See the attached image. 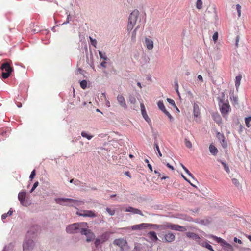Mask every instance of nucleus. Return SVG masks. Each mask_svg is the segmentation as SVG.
Here are the masks:
<instances>
[{"instance_id":"14","label":"nucleus","mask_w":251,"mask_h":251,"mask_svg":"<svg viewBox=\"0 0 251 251\" xmlns=\"http://www.w3.org/2000/svg\"><path fill=\"white\" fill-rule=\"evenodd\" d=\"M148 228H151L153 229H159V230H164L166 229V223L163 225H157L148 223Z\"/></svg>"},{"instance_id":"10","label":"nucleus","mask_w":251,"mask_h":251,"mask_svg":"<svg viewBox=\"0 0 251 251\" xmlns=\"http://www.w3.org/2000/svg\"><path fill=\"white\" fill-rule=\"evenodd\" d=\"M166 229L169 228L172 230H174L176 231H185L187 230V229L185 227L180 226L178 225L173 224L170 223L166 222Z\"/></svg>"},{"instance_id":"44","label":"nucleus","mask_w":251,"mask_h":251,"mask_svg":"<svg viewBox=\"0 0 251 251\" xmlns=\"http://www.w3.org/2000/svg\"><path fill=\"white\" fill-rule=\"evenodd\" d=\"M236 7L238 12V17H240L241 12V6L240 5V4H237L236 5Z\"/></svg>"},{"instance_id":"35","label":"nucleus","mask_w":251,"mask_h":251,"mask_svg":"<svg viewBox=\"0 0 251 251\" xmlns=\"http://www.w3.org/2000/svg\"><path fill=\"white\" fill-rule=\"evenodd\" d=\"M142 115L143 117V118H144V119L148 123H150L151 122V121L150 120V119L149 118V117H148V115H147V113L146 112H144L143 113H142Z\"/></svg>"},{"instance_id":"39","label":"nucleus","mask_w":251,"mask_h":251,"mask_svg":"<svg viewBox=\"0 0 251 251\" xmlns=\"http://www.w3.org/2000/svg\"><path fill=\"white\" fill-rule=\"evenodd\" d=\"M232 182L237 187H241L240 182L237 179L234 178H232Z\"/></svg>"},{"instance_id":"61","label":"nucleus","mask_w":251,"mask_h":251,"mask_svg":"<svg viewBox=\"0 0 251 251\" xmlns=\"http://www.w3.org/2000/svg\"><path fill=\"white\" fill-rule=\"evenodd\" d=\"M125 175L128 176L129 178H131V176L130 175V173L128 171H126L125 172Z\"/></svg>"},{"instance_id":"47","label":"nucleus","mask_w":251,"mask_h":251,"mask_svg":"<svg viewBox=\"0 0 251 251\" xmlns=\"http://www.w3.org/2000/svg\"><path fill=\"white\" fill-rule=\"evenodd\" d=\"M170 119V120H172L173 119V117L171 116V115L169 113V112L167 111L166 109L165 111H164L163 112Z\"/></svg>"},{"instance_id":"1","label":"nucleus","mask_w":251,"mask_h":251,"mask_svg":"<svg viewBox=\"0 0 251 251\" xmlns=\"http://www.w3.org/2000/svg\"><path fill=\"white\" fill-rule=\"evenodd\" d=\"M55 202L62 205L73 206L74 204L80 206L84 203V201L70 198H59L55 199Z\"/></svg>"},{"instance_id":"16","label":"nucleus","mask_w":251,"mask_h":251,"mask_svg":"<svg viewBox=\"0 0 251 251\" xmlns=\"http://www.w3.org/2000/svg\"><path fill=\"white\" fill-rule=\"evenodd\" d=\"M129 101L130 103L132 105V106H131V108L134 110H137L138 109V106L137 105V101L134 95H129Z\"/></svg>"},{"instance_id":"63","label":"nucleus","mask_w":251,"mask_h":251,"mask_svg":"<svg viewBox=\"0 0 251 251\" xmlns=\"http://www.w3.org/2000/svg\"><path fill=\"white\" fill-rule=\"evenodd\" d=\"M7 216H7V214H6V213L3 214H2V216H1V219H2V220H4V219H5L7 217Z\"/></svg>"},{"instance_id":"4","label":"nucleus","mask_w":251,"mask_h":251,"mask_svg":"<svg viewBox=\"0 0 251 251\" xmlns=\"http://www.w3.org/2000/svg\"><path fill=\"white\" fill-rule=\"evenodd\" d=\"M31 235V231H28L26 237L23 243V251H31L35 246L33 240L28 238Z\"/></svg>"},{"instance_id":"53","label":"nucleus","mask_w":251,"mask_h":251,"mask_svg":"<svg viewBox=\"0 0 251 251\" xmlns=\"http://www.w3.org/2000/svg\"><path fill=\"white\" fill-rule=\"evenodd\" d=\"M140 107H141V113H143L144 112H146L145 107V106H144L143 103H141Z\"/></svg>"},{"instance_id":"30","label":"nucleus","mask_w":251,"mask_h":251,"mask_svg":"<svg viewBox=\"0 0 251 251\" xmlns=\"http://www.w3.org/2000/svg\"><path fill=\"white\" fill-rule=\"evenodd\" d=\"M139 26H137L134 29V30L133 31V32H132L131 40H132V41L133 42H135V41L136 36V32H137V29L139 28Z\"/></svg>"},{"instance_id":"45","label":"nucleus","mask_w":251,"mask_h":251,"mask_svg":"<svg viewBox=\"0 0 251 251\" xmlns=\"http://www.w3.org/2000/svg\"><path fill=\"white\" fill-rule=\"evenodd\" d=\"M106 211L108 213V214L112 216V215H114L115 214V210H112L110 208H107L106 209Z\"/></svg>"},{"instance_id":"36","label":"nucleus","mask_w":251,"mask_h":251,"mask_svg":"<svg viewBox=\"0 0 251 251\" xmlns=\"http://www.w3.org/2000/svg\"><path fill=\"white\" fill-rule=\"evenodd\" d=\"M154 145L156 149V151L158 152L159 156L161 157L162 156V154L160 151V149H159V148L158 145V143H157V141L154 142Z\"/></svg>"},{"instance_id":"29","label":"nucleus","mask_w":251,"mask_h":251,"mask_svg":"<svg viewBox=\"0 0 251 251\" xmlns=\"http://www.w3.org/2000/svg\"><path fill=\"white\" fill-rule=\"evenodd\" d=\"M157 105L159 109L161 110L162 112L165 111L166 109L162 101L159 100L157 102Z\"/></svg>"},{"instance_id":"59","label":"nucleus","mask_w":251,"mask_h":251,"mask_svg":"<svg viewBox=\"0 0 251 251\" xmlns=\"http://www.w3.org/2000/svg\"><path fill=\"white\" fill-rule=\"evenodd\" d=\"M106 62L105 61H103L100 63V65L101 67L105 68L106 67Z\"/></svg>"},{"instance_id":"56","label":"nucleus","mask_w":251,"mask_h":251,"mask_svg":"<svg viewBox=\"0 0 251 251\" xmlns=\"http://www.w3.org/2000/svg\"><path fill=\"white\" fill-rule=\"evenodd\" d=\"M239 39H240L239 36H237L236 37V44H235V45H236V47H238V42H239Z\"/></svg>"},{"instance_id":"18","label":"nucleus","mask_w":251,"mask_h":251,"mask_svg":"<svg viewBox=\"0 0 251 251\" xmlns=\"http://www.w3.org/2000/svg\"><path fill=\"white\" fill-rule=\"evenodd\" d=\"M199 244L201 245L203 247L207 248L211 251H214L212 247L207 242L206 240L201 239V240H200Z\"/></svg>"},{"instance_id":"64","label":"nucleus","mask_w":251,"mask_h":251,"mask_svg":"<svg viewBox=\"0 0 251 251\" xmlns=\"http://www.w3.org/2000/svg\"><path fill=\"white\" fill-rule=\"evenodd\" d=\"M147 166H148L149 169L151 170V171H152V166L150 163H148V164H147Z\"/></svg>"},{"instance_id":"54","label":"nucleus","mask_w":251,"mask_h":251,"mask_svg":"<svg viewBox=\"0 0 251 251\" xmlns=\"http://www.w3.org/2000/svg\"><path fill=\"white\" fill-rule=\"evenodd\" d=\"M185 171V172L190 176L192 178H194V176H193V175L190 172V171L187 169H186V170H184Z\"/></svg>"},{"instance_id":"48","label":"nucleus","mask_w":251,"mask_h":251,"mask_svg":"<svg viewBox=\"0 0 251 251\" xmlns=\"http://www.w3.org/2000/svg\"><path fill=\"white\" fill-rule=\"evenodd\" d=\"M38 184L39 183L38 181H36L34 183L33 187L30 190V193H32L35 190V189L38 186Z\"/></svg>"},{"instance_id":"42","label":"nucleus","mask_w":251,"mask_h":251,"mask_svg":"<svg viewBox=\"0 0 251 251\" xmlns=\"http://www.w3.org/2000/svg\"><path fill=\"white\" fill-rule=\"evenodd\" d=\"M185 145L188 148H192L191 142L189 140H188L187 139H185Z\"/></svg>"},{"instance_id":"37","label":"nucleus","mask_w":251,"mask_h":251,"mask_svg":"<svg viewBox=\"0 0 251 251\" xmlns=\"http://www.w3.org/2000/svg\"><path fill=\"white\" fill-rule=\"evenodd\" d=\"M167 101H168V102L171 105H172L174 108H176V106L175 104V102L174 101V100L172 99H170V98H167Z\"/></svg>"},{"instance_id":"34","label":"nucleus","mask_w":251,"mask_h":251,"mask_svg":"<svg viewBox=\"0 0 251 251\" xmlns=\"http://www.w3.org/2000/svg\"><path fill=\"white\" fill-rule=\"evenodd\" d=\"M99 54L100 57V58H102V59H104V60H107L108 59V58L106 56L105 52H102V51H99Z\"/></svg>"},{"instance_id":"62","label":"nucleus","mask_w":251,"mask_h":251,"mask_svg":"<svg viewBox=\"0 0 251 251\" xmlns=\"http://www.w3.org/2000/svg\"><path fill=\"white\" fill-rule=\"evenodd\" d=\"M198 79L201 81V82L203 81V78H202V76L201 75H198Z\"/></svg>"},{"instance_id":"38","label":"nucleus","mask_w":251,"mask_h":251,"mask_svg":"<svg viewBox=\"0 0 251 251\" xmlns=\"http://www.w3.org/2000/svg\"><path fill=\"white\" fill-rule=\"evenodd\" d=\"M87 82L85 80H83L80 82L81 87L85 89L87 87Z\"/></svg>"},{"instance_id":"57","label":"nucleus","mask_w":251,"mask_h":251,"mask_svg":"<svg viewBox=\"0 0 251 251\" xmlns=\"http://www.w3.org/2000/svg\"><path fill=\"white\" fill-rule=\"evenodd\" d=\"M175 89L178 95H179V93L178 92V85L177 83H176L175 85Z\"/></svg>"},{"instance_id":"5","label":"nucleus","mask_w":251,"mask_h":251,"mask_svg":"<svg viewBox=\"0 0 251 251\" xmlns=\"http://www.w3.org/2000/svg\"><path fill=\"white\" fill-rule=\"evenodd\" d=\"M1 69L5 72H2V77L4 79L7 78L11 72L13 71V68L10 66L7 62L2 64Z\"/></svg>"},{"instance_id":"6","label":"nucleus","mask_w":251,"mask_h":251,"mask_svg":"<svg viewBox=\"0 0 251 251\" xmlns=\"http://www.w3.org/2000/svg\"><path fill=\"white\" fill-rule=\"evenodd\" d=\"M219 105L221 112L223 117L228 114L230 110V106L229 103H224L221 99L220 100Z\"/></svg>"},{"instance_id":"17","label":"nucleus","mask_w":251,"mask_h":251,"mask_svg":"<svg viewBox=\"0 0 251 251\" xmlns=\"http://www.w3.org/2000/svg\"><path fill=\"white\" fill-rule=\"evenodd\" d=\"M148 223H142L139 225H133L131 226V229L133 230H142L148 228Z\"/></svg>"},{"instance_id":"46","label":"nucleus","mask_w":251,"mask_h":251,"mask_svg":"<svg viewBox=\"0 0 251 251\" xmlns=\"http://www.w3.org/2000/svg\"><path fill=\"white\" fill-rule=\"evenodd\" d=\"M218 38V33L217 32H216L214 33V34L213 35V36H212L213 40L215 43L216 42V41H217Z\"/></svg>"},{"instance_id":"9","label":"nucleus","mask_w":251,"mask_h":251,"mask_svg":"<svg viewBox=\"0 0 251 251\" xmlns=\"http://www.w3.org/2000/svg\"><path fill=\"white\" fill-rule=\"evenodd\" d=\"M113 244L120 247L122 251H126L128 249L126 241L123 239H115L113 241Z\"/></svg>"},{"instance_id":"25","label":"nucleus","mask_w":251,"mask_h":251,"mask_svg":"<svg viewBox=\"0 0 251 251\" xmlns=\"http://www.w3.org/2000/svg\"><path fill=\"white\" fill-rule=\"evenodd\" d=\"M213 120L218 124L222 123V118L218 113H213L212 115Z\"/></svg>"},{"instance_id":"51","label":"nucleus","mask_w":251,"mask_h":251,"mask_svg":"<svg viewBox=\"0 0 251 251\" xmlns=\"http://www.w3.org/2000/svg\"><path fill=\"white\" fill-rule=\"evenodd\" d=\"M133 209H134V207L129 206V207L126 208L125 209V211L127 212H131V213H132V211L133 210Z\"/></svg>"},{"instance_id":"20","label":"nucleus","mask_w":251,"mask_h":251,"mask_svg":"<svg viewBox=\"0 0 251 251\" xmlns=\"http://www.w3.org/2000/svg\"><path fill=\"white\" fill-rule=\"evenodd\" d=\"M145 43L147 48L149 50H151L153 48V42L152 40L150 39L147 37L145 39Z\"/></svg>"},{"instance_id":"15","label":"nucleus","mask_w":251,"mask_h":251,"mask_svg":"<svg viewBox=\"0 0 251 251\" xmlns=\"http://www.w3.org/2000/svg\"><path fill=\"white\" fill-rule=\"evenodd\" d=\"M117 100L120 105L124 109H126L127 108V105L125 101V99L122 95H118L117 96Z\"/></svg>"},{"instance_id":"7","label":"nucleus","mask_w":251,"mask_h":251,"mask_svg":"<svg viewBox=\"0 0 251 251\" xmlns=\"http://www.w3.org/2000/svg\"><path fill=\"white\" fill-rule=\"evenodd\" d=\"M109 238V233L107 232H105L103 233L102 234L99 236L96 239L95 241V245L96 247H98L100 244L104 243L107 240H108Z\"/></svg>"},{"instance_id":"50","label":"nucleus","mask_w":251,"mask_h":251,"mask_svg":"<svg viewBox=\"0 0 251 251\" xmlns=\"http://www.w3.org/2000/svg\"><path fill=\"white\" fill-rule=\"evenodd\" d=\"M181 176L184 178V179L185 180H186V181H187L188 182H189V183L190 184V185H191V186H193V187H196V186L195 185H194L193 184L191 183L190 182V181L189 180H188V179L185 177V176H184L182 174H181Z\"/></svg>"},{"instance_id":"43","label":"nucleus","mask_w":251,"mask_h":251,"mask_svg":"<svg viewBox=\"0 0 251 251\" xmlns=\"http://www.w3.org/2000/svg\"><path fill=\"white\" fill-rule=\"evenodd\" d=\"M89 39L91 41V44L95 47H96V45L97 44V40L96 39H93L91 36L89 37Z\"/></svg>"},{"instance_id":"27","label":"nucleus","mask_w":251,"mask_h":251,"mask_svg":"<svg viewBox=\"0 0 251 251\" xmlns=\"http://www.w3.org/2000/svg\"><path fill=\"white\" fill-rule=\"evenodd\" d=\"M194 221L196 223L205 225L208 223V220H204V219H196L194 220Z\"/></svg>"},{"instance_id":"19","label":"nucleus","mask_w":251,"mask_h":251,"mask_svg":"<svg viewBox=\"0 0 251 251\" xmlns=\"http://www.w3.org/2000/svg\"><path fill=\"white\" fill-rule=\"evenodd\" d=\"M210 237H211L212 238L216 240L217 241V242H218V243H223V245L226 247H231V245L229 243L226 242L225 240H224L223 239H222L221 238H219V237L214 236V235H210Z\"/></svg>"},{"instance_id":"31","label":"nucleus","mask_w":251,"mask_h":251,"mask_svg":"<svg viewBox=\"0 0 251 251\" xmlns=\"http://www.w3.org/2000/svg\"><path fill=\"white\" fill-rule=\"evenodd\" d=\"M81 135L83 137L86 138L88 140H91L93 137V135H89L85 131H82Z\"/></svg>"},{"instance_id":"21","label":"nucleus","mask_w":251,"mask_h":251,"mask_svg":"<svg viewBox=\"0 0 251 251\" xmlns=\"http://www.w3.org/2000/svg\"><path fill=\"white\" fill-rule=\"evenodd\" d=\"M147 237H149L152 241L156 242L158 240L156 234L154 231H150L147 234Z\"/></svg>"},{"instance_id":"49","label":"nucleus","mask_w":251,"mask_h":251,"mask_svg":"<svg viewBox=\"0 0 251 251\" xmlns=\"http://www.w3.org/2000/svg\"><path fill=\"white\" fill-rule=\"evenodd\" d=\"M71 16H70V14H68V15H67V18L66 21V22H64L62 24V25H64V24H66L69 23V22H70V20H71Z\"/></svg>"},{"instance_id":"26","label":"nucleus","mask_w":251,"mask_h":251,"mask_svg":"<svg viewBox=\"0 0 251 251\" xmlns=\"http://www.w3.org/2000/svg\"><path fill=\"white\" fill-rule=\"evenodd\" d=\"M209 151L210 153L213 155H216L218 152L217 149L213 145L211 144L209 146Z\"/></svg>"},{"instance_id":"12","label":"nucleus","mask_w":251,"mask_h":251,"mask_svg":"<svg viewBox=\"0 0 251 251\" xmlns=\"http://www.w3.org/2000/svg\"><path fill=\"white\" fill-rule=\"evenodd\" d=\"M175 235L173 233L169 232L165 234L164 237L162 238L163 242H168L171 243L173 242L175 240Z\"/></svg>"},{"instance_id":"13","label":"nucleus","mask_w":251,"mask_h":251,"mask_svg":"<svg viewBox=\"0 0 251 251\" xmlns=\"http://www.w3.org/2000/svg\"><path fill=\"white\" fill-rule=\"evenodd\" d=\"M26 192L22 191L18 194V198L21 204L24 206H27V204L25 201Z\"/></svg>"},{"instance_id":"40","label":"nucleus","mask_w":251,"mask_h":251,"mask_svg":"<svg viewBox=\"0 0 251 251\" xmlns=\"http://www.w3.org/2000/svg\"><path fill=\"white\" fill-rule=\"evenodd\" d=\"M202 2L201 0H197L196 2V7L198 9H201L202 8Z\"/></svg>"},{"instance_id":"11","label":"nucleus","mask_w":251,"mask_h":251,"mask_svg":"<svg viewBox=\"0 0 251 251\" xmlns=\"http://www.w3.org/2000/svg\"><path fill=\"white\" fill-rule=\"evenodd\" d=\"M76 214L85 217H95L97 216L96 214L91 210H82L80 212H77Z\"/></svg>"},{"instance_id":"33","label":"nucleus","mask_w":251,"mask_h":251,"mask_svg":"<svg viewBox=\"0 0 251 251\" xmlns=\"http://www.w3.org/2000/svg\"><path fill=\"white\" fill-rule=\"evenodd\" d=\"M250 122H251V116L246 117L245 118V124L247 127H250L251 126V125L250 124Z\"/></svg>"},{"instance_id":"8","label":"nucleus","mask_w":251,"mask_h":251,"mask_svg":"<svg viewBox=\"0 0 251 251\" xmlns=\"http://www.w3.org/2000/svg\"><path fill=\"white\" fill-rule=\"evenodd\" d=\"M80 233L82 235H84L86 236V241L87 242L93 241L95 238L94 233L90 229L85 228L84 227H83V229H81Z\"/></svg>"},{"instance_id":"3","label":"nucleus","mask_w":251,"mask_h":251,"mask_svg":"<svg viewBox=\"0 0 251 251\" xmlns=\"http://www.w3.org/2000/svg\"><path fill=\"white\" fill-rule=\"evenodd\" d=\"M139 14V12L136 9L132 11V12L130 14L127 25V31L128 32H130L134 27Z\"/></svg>"},{"instance_id":"55","label":"nucleus","mask_w":251,"mask_h":251,"mask_svg":"<svg viewBox=\"0 0 251 251\" xmlns=\"http://www.w3.org/2000/svg\"><path fill=\"white\" fill-rule=\"evenodd\" d=\"M234 242H237V243H238L240 244H242V241L241 240L238 239L237 237H235L234 238Z\"/></svg>"},{"instance_id":"28","label":"nucleus","mask_w":251,"mask_h":251,"mask_svg":"<svg viewBox=\"0 0 251 251\" xmlns=\"http://www.w3.org/2000/svg\"><path fill=\"white\" fill-rule=\"evenodd\" d=\"M219 162H220L222 165L223 166V167L225 169V170L227 173H229L230 172V170L228 166L226 164V163L221 160H218Z\"/></svg>"},{"instance_id":"60","label":"nucleus","mask_w":251,"mask_h":251,"mask_svg":"<svg viewBox=\"0 0 251 251\" xmlns=\"http://www.w3.org/2000/svg\"><path fill=\"white\" fill-rule=\"evenodd\" d=\"M13 213V211L11 209H10L9 211L7 212V213H6L7 214V216H11Z\"/></svg>"},{"instance_id":"24","label":"nucleus","mask_w":251,"mask_h":251,"mask_svg":"<svg viewBox=\"0 0 251 251\" xmlns=\"http://www.w3.org/2000/svg\"><path fill=\"white\" fill-rule=\"evenodd\" d=\"M242 77L241 74H238L235 77V85L236 90L238 91L240 85V82Z\"/></svg>"},{"instance_id":"2","label":"nucleus","mask_w":251,"mask_h":251,"mask_svg":"<svg viewBox=\"0 0 251 251\" xmlns=\"http://www.w3.org/2000/svg\"><path fill=\"white\" fill-rule=\"evenodd\" d=\"M87 224L85 223H76L71 224L66 228V231L69 234L81 233V229L85 227Z\"/></svg>"},{"instance_id":"41","label":"nucleus","mask_w":251,"mask_h":251,"mask_svg":"<svg viewBox=\"0 0 251 251\" xmlns=\"http://www.w3.org/2000/svg\"><path fill=\"white\" fill-rule=\"evenodd\" d=\"M132 213L139 214V215H141L142 216H144V215L143 214V213H142V212H141V210H140L138 209L135 208H134L133 210L132 211Z\"/></svg>"},{"instance_id":"23","label":"nucleus","mask_w":251,"mask_h":251,"mask_svg":"<svg viewBox=\"0 0 251 251\" xmlns=\"http://www.w3.org/2000/svg\"><path fill=\"white\" fill-rule=\"evenodd\" d=\"M193 114L196 118H200V111L199 106L197 104H194L193 106Z\"/></svg>"},{"instance_id":"58","label":"nucleus","mask_w":251,"mask_h":251,"mask_svg":"<svg viewBox=\"0 0 251 251\" xmlns=\"http://www.w3.org/2000/svg\"><path fill=\"white\" fill-rule=\"evenodd\" d=\"M166 166L170 169H171V170H174V168L173 167V166L171 165L169 163H167L166 164Z\"/></svg>"},{"instance_id":"32","label":"nucleus","mask_w":251,"mask_h":251,"mask_svg":"<svg viewBox=\"0 0 251 251\" xmlns=\"http://www.w3.org/2000/svg\"><path fill=\"white\" fill-rule=\"evenodd\" d=\"M222 140L220 141V143L224 148H226L227 147V142L224 139V136L223 135H221Z\"/></svg>"},{"instance_id":"22","label":"nucleus","mask_w":251,"mask_h":251,"mask_svg":"<svg viewBox=\"0 0 251 251\" xmlns=\"http://www.w3.org/2000/svg\"><path fill=\"white\" fill-rule=\"evenodd\" d=\"M187 236L189 238L195 240L198 244L199 243L200 240H201V239L197 234L193 232L187 233Z\"/></svg>"},{"instance_id":"52","label":"nucleus","mask_w":251,"mask_h":251,"mask_svg":"<svg viewBox=\"0 0 251 251\" xmlns=\"http://www.w3.org/2000/svg\"><path fill=\"white\" fill-rule=\"evenodd\" d=\"M35 176V170H33L32 172H31V173L30 175V177L29 178L31 179H32L34 176Z\"/></svg>"}]
</instances>
